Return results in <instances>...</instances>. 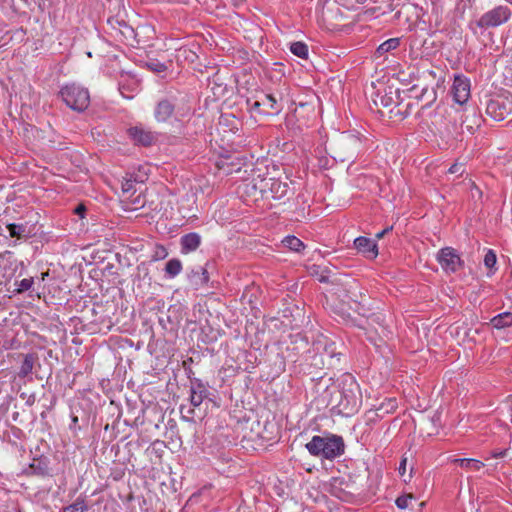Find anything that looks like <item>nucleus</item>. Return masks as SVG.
<instances>
[{"mask_svg":"<svg viewBox=\"0 0 512 512\" xmlns=\"http://www.w3.org/2000/svg\"><path fill=\"white\" fill-rule=\"evenodd\" d=\"M362 403V396L359 385L351 376H347L343 381L340 391V400L338 402L339 413L344 416L355 414Z\"/></svg>","mask_w":512,"mask_h":512,"instance_id":"f257e3e1","label":"nucleus"},{"mask_svg":"<svg viewBox=\"0 0 512 512\" xmlns=\"http://www.w3.org/2000/svg\"><path fill=\"white\" fill-rule=\"evenodd\" d=\"M362 148L359 136L351 133H342L331 145L332 157L339 162L352 161Z\"/></svg>","mask_w":512,"mask_h":512,"instance_id":"f03ea898","label":"nucleus"},{"mask_svg":"<svg viewBox=\"0 0 512 512\" xmlns=\"http://www.w3.org/2000/svg\"><path fill=\"white\" fill-rule=\"evenodd\" d=\"M343 452L344 450H307L302 457L303 465L307 472L320 468L328 470L333 466V460L342 456Z\"/></svg>","mask_w":512,"mask_h":512,"instance_id":"7ed1b4c3","label":"nucleus"},{"mask_svg":"<svg viewBox=\"0 0 512 512\" xmlns=\"http://www.w3.org/2000/svg\"><path fill=\"white\" fill-rule=\"evenodd\" d=\"M59 94L65 104L74 111L82 112L90 103L88 90L76 84L64 86Z\"/></svg>","mask_w":512,"mask_h":512,"instance_id":"20e7f679","label":"nucleus"},{"mask_svg":"<svg viewBox=\"0 0 512 512\" xmlns=\"http://www.w3.org/2000/svg\"><path fill=\"white\" fill-rule=\"evenodd\" d=\"M510 17V8L507 5H499L482 14L477 20V26L482 29L495 28L508 22Z\"/></svg>","mask_w":512,"mask_h":512,"instance_id":"39448f33","label":"nucleus"},{"mask_svg":"<svg viewBox=\"0 0 512 512\" xmlns=\"http://www.w3.org/2000/svg\"><path fill=\"white\" fill-rule=\"evenodd\" d=\"M253 187L259 189L263 196L269 193L276 199L284 197L288 192V185L274 178L262 179L259 184L255 183Z\"/></svg>","mask_w":512,"mask_h":512,"instance_id":"423d86ee","label":"nucleus"},{"mask_svg":"<svg viewBox=\"0 0 512 512\" xmlns=\"http://www.w3.org/2000/svg\"><path fill=\"white\" fill-rule=\"evenodd\" d=\"M437 260L446 272H456L462 266L460 256L451 247L442 248L437 254Z\"/></svg>","mask_w":512,"mask_h":512,"instance_id":"0eeeda50","label":"nucleus"},{"mask_svg":"<svg viewBox=\"0 0 512 512\" xmlns=\"http://www.w3.org/2000/svg\"><path fill=\"white\" fill-rule=\"evenodd\" d=\"M305 448H344V440L341 436L329 432L314 436Z\"/></svg>","mask_w":512,"mask_h":512,"instance_id":"6e6552de","label":"nucleus"},{"mask_svg":"<svg viewBox=\"0 0 512 512\" xmlns=\"http://www.w3.org/2000/svg\"><path fill=\"white\" fill-rule=\"evenodd\" d=\"M453 99L456 103L463 105L470 97V81L461 75H456L451 88Z\"/></svg>","mask_w":512,"mask_h":512,"instance_id":"1a4fd4ad","label":"nucleus"},{"mask_svg":"<svg viewBox=\"0 0 512 512\" xmlns=\"http://www.w3.org/2000/svg\"><path fill=\"white\" fill-rule=\"evenodd\" d=\"M129 137L134 141L135 144L142 146L152 145L157 136L150 130L145 129L142 126H134L128 129Z\"/></svg>","mask_w":512,"mask_h":512,"instance_id":"9d476101","label":"nucleus"},{"mask_svg":"<svg viewBox=\"0 0 512 512\" xmlns=\"http://www.w3.org/2000/svg\"><path fill=\"white\" fill-rule=\"evenodd\" d=\"M354 247L368 258H375L378 255L376 243L369 238L357 237L354 240Z\"/></svg>","mask_w":512,"mask_h":512,"instance_id":"9b49d317","label":"nucleus"},{"mask_svg":"<svg viewBox=\"0 0 512 512\" xmlns=\"http://www.w3.org/2000/svg\"><path fill=\"white\" fill-rule=\"evenodd\" d=\"M174 112V104L169 99L160 100L155 107L154 117L158 122H166Z\"/></svg>","mask_w":512,"mask_h":512,"instance_id":"f8f14e48","label":"nucleus"},{"mask_svg":"<svg viewBox=\"0 0 512 512\" xmlns=\"http://www.w3.org/2000/svg\"><path fill=\"white\" fill-rule=\"evenodd\" d=\"M180 244L182 253L195 251L201 244V236L195 232L185 234L181 237Z\"/></svg>","mask_w":512,"mask_h":512,"instance_id":"ddd939ff","label":"nucleus"},{"mask_svg":"<svg viewBox=\"0 0 512 512\" xmlns=\"http://www.w3.org/2000/svg\"><path fill=\"white\" fill-rule=\"evenodd\" d=\"M493 328L501 330L512 326V313L511 312H503L496 316H494L490 322Z\"/></svg>","mask_w":512,"mask_h":512,"instance_id":"4468645a","label":"nucleus"},{"mask_svg":"<svg viewBox=\"0 0 512 512\" xmlns=\"http://www.w3.org/2000/svg\"><path fill=\"white\" fill-rule=\"evenodd\" d=\"M206 396L207 390L205 389L204 386H202L201 384L191 386L189 398L190 405L193 406L194 408H198L202 404Z\"/></svg>","mask_w":512,"mask_h":512,"instance_id":"2eb2a0df","label":"nucleus"},{"mask_svg":"<svg viewBox=\"0 0 512 512\" xmlns=\"http://www.w3.org/2000/svg\"><path fill=\"white\" fill-rule=\"evenodd\" d=\"M262 106L265 108L262 112L265 114H278L281 111V107L278 105V101L272 94H265L261 98Z\"/></svg>","mask_w":512,"mask_h":512,"instance_id":"dca6fc26","label":"nucleus"},{"mask_svg":"<svg viewBox=\"0 0 512 512\" xmlns=\"http://www.w3.org/2000/svg\"><path fill=\"white\" fill-rule=\"evenodd\" d=\"M7 230L11 237L26 238L32 233L31 228L27 224H15L11 223L7 225Z\"/></svg>","mask_w":512,"mask_h":512,"instance_id":"f3484780","label":"nucleus"},{"mask_svg":"<svg viewBox=\"0 0 512 512\" xmlns=\"http://www.w3.org/2000/svg\"><path fill=\"white\" fill-rule=\"evenodd\" d=\"M30 473L36 475H46L48 473V462L45 458H33L29 465Z\"/></svg>","mask_w":512,"mask_h":512,"instance_id":"a211bd4d","label":"nucleus"},{"mask_svg":"<svg viewBox=\"0 0 512 512\" xmlns=\"http://www.w3.org/2000/svg\"><path fill=\"white\" fill-rule=\"evenodd\" d=\"M190 278L196 286H199L207 283L209 276L207 270L204 267L198 266L196 269L192 270Z\"/></svg>","mask_w":512,"mask_h":512,"instance_id":"6ab92c4d","label":"nucleus"},{"mask_svg":"<svg viewBox=\"0 0 512 512\" xmlns=\"http://www.w3.org/2000/svg\"><path fill=\"white\" fill-rule=\"evenodd\" d=\"M400 45V38H390L379 45V47L376 50L377 56H382L385 53L395 50Z\"/></svg>","mask_w":512,"mask_h":512,"instance_id":"aec40b11","label":"nucleus"},{"mask_svg":"<svg viewBox=\"0 0 512 512\" xmlns=\"http://www.w3.org/2000/svg\"><path fill=\"white\" fill-rule=\"evenodd\" d=\"M454 462L458 463L461 467L472 471H478L484 466L482 461L473 458L455 459Z\"/></svg>","mask_w":512,"mask_h":512,"instance_id":"412c9836","label":"nucleus"},{"mask_svg":"<svg viewBox=\"0 0 512 512\" xmlns=\"http://www.w3.org/2000/svg\"><path fill=\"white\" fill-rule=\"evenodd\" d=\"M182 270V263L179 259L173 258L170 259L165 266V272L169 278H174L178 274H180Z\"/></svg>","mask_w":512,"mask_h":512,"instance_id":"4be33fe9","label":"nucleus"},{"mask_svg":"<svg viewBox=\"0 0 512 512\" xmlns=\"http://www.w3.org/2000/svg\"><path fill=\"white\" fill-rule=\"evenodd\" d=\"M282 243L285 247L289 248L292 251L299 252L302 248H304L303 242L295 237V236H287L282 240Z\"/></svg>","mask_w":512,"mask_h":512,"instance_id":"5701e85b","label":"nucleus"},{"mask_svg":"<svg viewBox=\"0 0 512 512\" xmlns=\"http://www.w3.org/2000/svg\"><path fill=\"white\" fill-rule=\"evenodd\" d=\"M397 401L395 398H388L380 406L377 408V411L380 412V415L389 414L396 410Z\"/></svg>","mask_w":512,"mask_h":512,"instance_id":"b1692460","label":"nucleus"},{"mask_svg":"<svg viewBox=\"0 0 512 512\" xmlns=\"http://www.w3.org/2000/svg\"><path fill=\"white\" fill-rule=\"evenodd\" d=\"M290 51L300 58H307L308 56V47L303 42H293L290 46Z\"/></svg>","mask_w":512,"mask_h":512,"instance_id":"393cba45","label":"nucleus"},{"mask_svg":"<svg viewBox=\"0 0 512 512\" xmlns=\"http://www.w3.org/2000/svg\"><path fill=\"white\" fill-rule=\"evenodd\" d=\"M33 366H34V358L32 355H26L22 364H21V367H20V371H19V375L20 376H27L28 374H30L33 370Z\"/></svg>","mask_w":512,"mask_h":512,"instance_id":"a878e982","label":"nucleus"},{"mask_svg":"<svg viewBox=\"0 0 512 512\" xmlns=\"http://www.w3.org/2000/svg\"><path fill=\"white\" fill-rule=\"evenodd\" d=\"M415 496L411 493L409 494H404L402 496H399L396 501H395V504L396 506L399 508V509H407L410 507V504L415 501Z\"/></svg>","mask_w":512,"mask_h":512,"instance_id":"bb28decb","label":"nucleus"},{"mask_svg":"<svg viewBox=\"0 0 512 512\" xmlns=\"http://www.w3.org/2000/svg\"><path fill=\"white\" fill-rule=\"evenodd\" d=\"M180 413L184 420L193 422L196 416L195 408L193 406L182 404L180 406Z\"/></svg>","mask_w":512,"mask_h":512,"instance_id":"cd10ccee","label":"nucleus"},{"mask_svg":"<svg viewBox=\"0 0 512 512\" xmlns=\"http://www.w3.org/2000/svg\"><path fill=\"white\" fill-rule=\"evenodd\" d=\"M146 66L150 71H152L154 73H162L167 70L166 64H164L158 60H155V59L148 61L146 63Z\"/></svg>","mask_w":512,"mask_h":512,"instance_id":"c85d7f7f","label":"nucleus"},{"mask_svg":"<svg viewBox=\"0 0 512 512\" xmlns=\"http://www.w3.org/2000/svg\"><path fill=\"white\" fill-rule=\"evenodd\" d=\"M219 123L221 125H231V130L237 129L238 120L231 114H223L220 116Z\"/></svg>","mask_w":512,"mask_h":512,"instance_id":"c756f323","label":"nucleus"},{"mask_svg":"<svg viewBox=\"0 0 512 512\" xmlns=\"http://www.w3.org/2000/svg\"><path fill=\"white\" fill-rule=\"evenodd\" d=\"M33 283V277L22 279L19 283H17V293H23L30 290L31 287L33 286Z\"/></svg>","mask_w":512,"mask_h":512,"instance_id":"7c9ffc66","label":"nucleus"},{"mask_svg":"<svg viewBox=\"0 0 512 512\" xmlns=\"http://www.w3.org/2000/svg\"><path fill=\"white\" fill-rule=\"evenodd\" d=\"M87 506L84 500H77L73 504L67 506L64 512H84Z\"/></svg>","mask_w":512,"mask_h":512,"instance_id":"2f4dec72","label":"nucleus"},{"mask_svg":"<svg viewBox=\"0 0 512 512\" xmlns=\"http://www.w3.org/2000/svg\"><path fill=\"white\" fill-rule=\"evenodd\" d=\"M121 190L123 195H129L134 191V180L126 179L121 183Z\"/></svg>","mask_w":512,"mask_h":512,"instance_id":"473e14b6","label":"nucleus"},{"mask_svg":"<svg viewBox=\"0 0 512 512\" xmlns=\"http://www.w3.org/2000/svg\"><path fill=\"white\" fill-rule=\"evenodd\" d=\"M484 264L487 268H493L496 264V255L492 250H489L484 257Z\"/></svg>","mask_w":512,"mask_h":512,"instance_id":"72a5a7b5","label":"nucleus"},{"mask_svg":"<svg viewBox=\"0 0 512 512\" xmlns=\"http://www.w3.org/2000/svg\"><path fill=\"white\" fill-rule=\"evenodd\" d=\"M448 172L450 174L462 175L464 172V165L461 163H455L449 168Z\"/></svg>","mask_w":512,"mask_h":512,"instance_id":"f704fd0d","label":"nucleus"},{"mask_svg":"<svg viewBox=\"0 0 512 512\" xmlns=\"http://www.w3.org/2000/svg\"><path fill=\"white\" fill-rule=\"evenodd\" d=\"M20 397L22 399H25L26 404L28 406H32L35 403V401H36V397H35L34 394H26V393L23 392V393L20 394Z\"/></svg>","mask_w":512,"mask_h":512,"instance_id":"c9c22d12","label":"nucleus"},{"mask_svg":"<svg viewBox=\"0 0 512 512\" xmlns=\"http://www.w3.org/2000/svg\"><path fill=\"white\" fill-rule=\"evenodd\" d=\"M407 462H408V457L406 455H404L402 457V460L400 462V465H399V468H398V471H399V474L401 476H404L405 475V472H406V467H407Z\"/></svg>","mask_w":512,"mask_h":512,"instance_id":"e433bc0d","label":"nucleus"},{"mask_svg":"<svg viewBox=\"0 0 512 512\" xmlns=\"http://www.w3.org/2000/svg\"><path fill=\"white\" fill-rule=\"evenodd\" d=\"M78 428V417L73 415L71 418V424L69 425V429L75 433Z\"/></svg>","mask_w":512,"mask_h":512,"instance_id":"4c0bfd02","label":"nucleus"},{"mask_svg":"<svg viewBox=\"0 0 512 512\" xmlns=\"http://www.w3.org/2000/svg\"><path fill=\"white\" fill-rule=\"evenodd\" d=\"M261 100H257V101H254L253 103L250 104V109L251 111H258V112H261L260 111V108L263 107L262 104H260Z\"/></svg>","mask_w":512,"mask_h":512,"instance_id":"58836bf2","label":"nucleus"},{"mask_svg":"<svg viewBox=\"0 0 512 512\" xmlns=\"http://www.w3.org/2000/svg\"><path fill=\"white\" fill-rule=\"evenodd\" d=\"M85 211H86V207L82 204L78 205L74 210V212L76 214L80 215L81 217H83V214Z\"/></svg>","mask_w":512,"mask_h":512,"instance_id":"ea45409f","label":"nucleus"},{"mask_svg":"<svg viewBox=\"0 0 512 512\" xmlns=\"http://www.w3.org/2000/svg\"><path fill=\"white\" fill-rule=\"evenodd\" d=\"M391 229H392V227H390V228H386V229L382 230L381 232H378V233L376 234V237H377L378 239L383 238V237H384V235H385L389 230H391Z\"/></svg>","mask_w":512,"mask_h":512,"instance_id":"a19ab883","label":"nucleus"},{"mask_svg":"<svg viewBox=\"0 0 512 512\" xmlns=\"http://www.w3.org/2000/svg\"><path fill=\"white\" fill-rule=\"evenodd\" d=\"M368 339L375 345V346H380V344L377 342L376 339H374V337H372L371 335L368 336Z\"/></svg>","mask_w":512,"mask_h":512,"instance_id":"79ce46f5","label":"nucleus"},{"mask_svg":"<svg viewBox=\"0 0 512 512\" xmlns=\"http://www.w3.org/2000/svg\"><path fill=\"white\" fill-rule=\"evenodd\" d=\"M505 456V450H501L499 453H496L494 457H504Z\"/></svg>","mask_w":512,"mask_h":512,"instance_id":"37998d69","label":"nucleus"},{"mask_svg":"<svg viewBox=\"0 0 512 512\" xmlns=\"http://www.w3.org/2000/svg\"><path fill=\"white\" fill-rule=\"evenodd\" d=\"M319 280H320V282H327V281H328V278H327L326 276H323V275H322V276L319 278Z\"/></svg>","mask_w":512,"mask_h":512,"instance_id":"c03bdc74","label":"nucleus"},{"mask_svg":"<svg viewBox=\"0 0 512 512\" xmlns=\"http://www.w3.org/2000/svg\"><path fill=\"white\" fill-rule=\"evenodd\" d=\"M47 276H48V272L42 273L41 274V280H45Z\"/></svg>","mask_w":512,"mask_h":512,"instance_id":"a18cd8bd","label":"nucleus"},{"mask_svg":"<svg viewBox=\"0 0 512 512\" xmlns=\"http://www.w3.org/2000/svg\"><path fill=\"white\" fill-rule=\"evenodd\" d=\"M381 103H382L383 105H385V106H387V105H388V103H387V102H384V98H383V97L381 98Z\"/></svg>","mask_w":512,"mask_h":512,"instance_id":"49530a36","label":"nucleus"},{"mask_svg":"<svg viewBox=\"0 0 512 512\" xmlns=\"http://www.w3.org/2000/svg\"><path fill=\"white\" fill-rule=\"evenodd\" d=\"M410 470H411V471H410V474L408 475V479H410V478H411V476H412V471H413V467H412V466H411V469H410Z\"/></svg>","mask_w":512,"mask_h":512,"instance_id":"de8ad7c7","label":"nucleus"},{"mask_svg":"<svg viewBox=\"0 0 512 512\" xmlns=\"http://www.w3.org/2000/svg\"><path fill=\"white\" fill-rule=\"evenodd\" d=\"M162 253H163V257H165L167 255V252L165 251L164 248H162Z\"/></svg>","mask_w":512,"mask_h":512,"instance_id":"09e8293b","label":"nucleus"}]
</instances>
